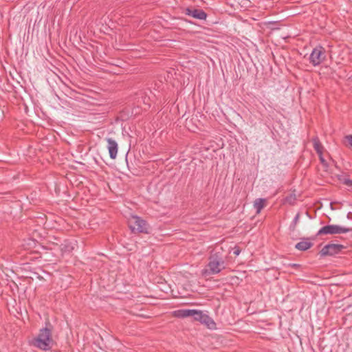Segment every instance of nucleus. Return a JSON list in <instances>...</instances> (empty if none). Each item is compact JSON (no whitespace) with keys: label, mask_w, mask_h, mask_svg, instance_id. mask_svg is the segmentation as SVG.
Masks as SVG:
<instances>
[{"label":"nucleus","mask_w":352,"mask_h":352,"mask_svg":"<svg viewBox=\"0 0 352 352\" xmlns=\"http://www.w3.org/2000/svg\"><path fill=\"white\" fill-rule=\"evenodd\" d=\"M225 268V256H223V248L214 249L208 258V263L204 274H217Z\"/></svg>","instance_id":"1"},{"label":"nucleus","mask_w":352,"mask_h":352,"mask_svg":"<svg viewBox=\"0 0 352 352\" xmlns=\"http://www.w3.org/2000/svg\"><path fill=\"white\" fill-rule=\"evenodd\" d=\"M52 325L50 322H47L45 327L41 329L38 336L34 339V345L45 351L51 349L54 344L52 339Z\"/></svg>","instance_id":"2"},{"label":"nucleus","mask_w":352,"mask_h":352,"mask_svg":"<svg viewBox=\"0 0 352 352\" xmlns=\"http://www.w3.org/2000/svg\"><path fill=\"white\" fill-rule=\"evenodd\" d=\"M129 228L133 233H148V224L145 220L138 216L132 217L129 221Z\"/></svg>","instance_id":"3"},{"label":"nucleus","mask_w":352,"mask_h":352,"mask_svg":"<svg viewBox=\"0 0 352 352\" xmlns=\"http://www.w3.org/2000/svg\"><path fill=\"white\" fill-rule=\"evenodd\" d=\"M350 228H346L339 225H327L321 228L317 232V236L323 234H342L350 232Z\"/></svg>","instance_id":"4"},{"label":"nucleus","mask_w":352,"mask_h":352,"mask_svg":"<svg viewBox=\"0 0 352 352\" xmlns=\"http://www.w3.org/2000/svg\"><path fill=\"white\" fill-rule=\"evenodd\" d=\"M325 50L323 47L318 45L316 47L310 54L309 61L314 66L319 65L326 58Z\"/></svg>","instance_id":"5"},{"label":"nucleus","mask_w":352,"mask_h":352,"mask_svg":"<svg viewBox=\"0 0 352 352\" xmlns=\"http://www.w3.org/2000/svg\"><path fill=\"white\" fill-rule=\"evenodd\" d=\"M345 246L341 244L329 243L324 245L320 252L321 256H333L340 253Z\"/></svg>","instance_id":"6"},{"label":"nucleus","mask_w":352,"mask_h":352,"mask_svg":"<svg viewBox=\"0 0 352 352\" xmlns=\"http://www.w3.org/2000/svg\"><path fill=\"white\" fill-rule=\"evenodd\" d=\"M184 13L186 15L190 16L195 19L205 20L207 17V14L201 9H197L193 7L187 8L185 9Z\"/></svg>","instance_id":"7"},{"label":"nucleus","mask_w":352,"mask_h":352,"mask_svg":"<svg viewBox=\"0 0 352 352\" xmlns=\"http://www.w3.org/2000/svg\"><path fill=\"white\" fill-rule=\"evenodd\" d=\"M107 142V149L109 151V157L111 159L114 160L117 157L118 145L116 140L111 138L106 139Z\"/></svg>","instance_id":"8"},{"label":"nucleus","mask_w":352,"mask_h":352,"mask_svg":"<svg viewBox=\"0 0 352 352\" xmlns=\"http://www.w3.org/2000/svg\"><path fill=\"white\" fill-rule=\"evenodd\" d=\"M313 245L314 243L309 241V239L303 238L301 241L296 244L295 248L300 251H306Z\"/></svg>","instance_id":"9"},{"label":"nucleus","mask_w":352,"mask_h":352,"mask_svg":"<svg viewBox=\"0 0 352 352\" xmlns=\"http://www.w3.org/2000/svg\"><path fill=\"white\" fill-rule=\"evenodd\" d=\"M201 324H204L207 328L210 329H216V323L213 319L210 317L208 314H205L201 322Z\"/></svg>","instance_id":"10"},{"label":"nucleus","mask_w":352,"mask_h":352,"mask_svg":"<svg viewBox=\"0 0 352 352\" xmlns=\"http://www.w3.org/2000/svg\"><path fill=\"white\" fill-rule=\"evenodd\" d=\"M193 309H178L174 311V316L179 318H184L192 315Z\"/></svg>","instance_id":"11"},{"label":"nucleus","mask_w":352,"mask_h":352,"mask_svg":"<svg viewBox=\"0 0 352 352\" xmlns=\"http://www.w3.org/2000/svg\"><path fill=\"white\" fill-rule=\"evenodd\" d=\"M314 148L318 155H321L323 153L324 147L322 145L320 140L318 137H314L312 139Z\"/></svg>","instance_id":"12"},{"label":"nucleus","mask_w":352,"mask_h":352,"mask_svg":"<svg viewBox=\"0 0 352 352\" xmlns=\"http://www.w3.org/2000/svg\"><path fill=\"white\" fill-rule=\"evenodd\" d=\"M265 199L258 198L254 201V207L256 210V213L258 214L265 206Z\"/></svg>","instance_id":"13"},{"label":"nucleus","mask_w":352,"mask_h":352,"mask_svg":"<svg viewBox=\"0 0 352 352\" xmlns=\"http://www.w3.org/2000/svg\"><path fill=\"white\" fill-rule=\"evenodd\" d=\"M204 314L205 313H204L202 311L193 309L192 315L191 316L194 318L195 320L201 322Z\"/></svg>","instance_id":"14"},{"label":"nucleus","mask_w":352,"mask_h":352,"mask_svg":"<svg viewBox=\"0 0 352 352\" xmlns=\"http://www.w3.org/2000/svg\"><path fill=\"white\" fill-rule=\"evenodd\" d=\"M344 144L347 147L352 148V135H347L343 140Z\"/></svg>","instance_id":"15"},{"label":"nucleus","mask_w":352,"mask_h":352,"mask_svg":"<svg viewBox=\"0 0 352 352\" xmlns=\"http://www.w3.org/2000/svg\"><path fill=\"white\" fill-rule=\"evenodd\" d=\"M74 249L73 246L71 244L65 243L64 244L60 245V250L62 252H71Z\"/></svg>","instance_id":"16"},{"label":"nucleus","mask_w":352,"mask_h":352,"mask_svg":"<svg viewBox=\"0 0 352 352\" xmlns=\"http://www.w3.org/2000/svg\"><path fill=\"white\" fill-rule=\"evenodd\" d=\"M300 219V213H297L293 219L292 223L290 225V230L294 231L296 229V225L298 223Z\"/></svg>","instance_id":"17"},{"label":"nucleus","mask_w":352,"mask_h":352,"mask_svg":"<svg viewBox=\"0 0 352 352\" xmlns=\"http://www.w3.org/2000/svg\"><path fill=\"white\" fill-rule=\"evenodd\" d=\"M296 195H289V196H287L286 198H285V201L288 204H289L290 205H294L296 202Z\"/></svg>","instance_id":"18"},{"label":"nucleus","mask_w":352,"mask_h":352,"mask_svg":"<svg viewBox=\"0 0 352 352\" xmlns=\"http://www.w3.org/2000/svg\"><path fill=\"white\" fill-rule=\"evenodd\" d=\"M343 184L349 187H352V180L351 179H344L343 181Z\"/></svg>","instance_id":"19"},{"label":"nucleus","mask_w":352,"mask_h":352,"mask_svg":"<svg viewBox=\"0 0 352 352\" xmlns=\"http://www.w3.org/2000/svg\"><path fill=\"white\" fill-rule=\"evenodd\" d=\"M240 253H241L240 248L237 247V246L234 247L233 254L235 256H238V255H239Z\"/></svg>","instance_id":"20"},{"label":"nucleus","mask_w":352,"mask_h":352,"mask_svg":"<svg viewBox=\"0 0 352 352\" xmlns=\"http://www.w3.org/2000/svg\"><path fill=\"white\" fill-rule=\"evenodd\" d=\"M318 156H319L320 161L321 164L324 165V166H327L326 160L323 157L322 154H321V155H318Z\"/></svg>","instance_id":"21"},{"label":"nucleus","mask_w":352,"mask_h":352,"mask_svg":"<svg viewBox=\"0 0 352 352\" xmlns=\"http://www.w3.org/2000/svg\"><path fill=\"white\" fill-rule=\"evenodd\" d=\"M289 266H290L293 268H298V267H300V265L297 263H290V264H289Z\"/></svg>","instance_id":"22"},{"label":"nucleus","mask_w":352,"mask_h":352,"mask_svg":"<svg viewBox=\"0 0 352 352\" xmlns=\"http://www.w3.org/2000/svg\"><path fill=\"white\" fill-rule=\"evenodd\" d=\"M351 231H352V228H350Z\"/></svg>","instance_id":"23"}]
</instances>
